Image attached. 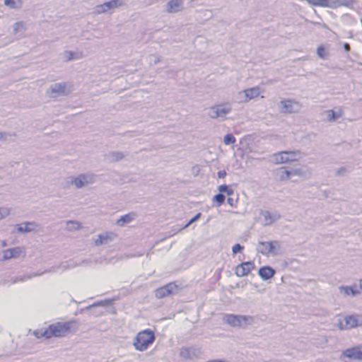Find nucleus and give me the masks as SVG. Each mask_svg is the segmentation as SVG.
I'll use <instances>...</instances> for the list:
<instances>
[{"label": "nucleus", "instance_id": "nucleus-24", "mask_svg": "<svg viewBox=\"0 0 362 362\" xmlns=\"http://www.w3.org/2000/svg\"><path fill=\"white\" fill-rule=\"evenodd\" d=\"M105 157L110 162H117L122 160L124 157V154L119 151H111Z\"/></svg>", "mask_w": 362, "mask_h": 362}, {"label": "nucleus", "instance_id": "nucleus-25", "mask_svg": "<svg viewBox=\"0 0 362 362\" xmlns=\"http://www.w3.org/2000/svg\"><path fill=\"white\" fill-rule=\"evenodd\" d=\"M45 272H47V271L42 272H37V273H33V274H27L22 275V276H19L16 277L13 280V283L15 284L17 282L25 281L28 279H32L33 276H40V275L45 274Z\"/></svg>", "mask_w": 362, "mask_h": 362}, {"label": "nucleus", "instance_id": "nucleus-26", "mask_svg": "<svg viewBox=\"0 0 362 362\" xmlns=\"http://www.w3.org/2000/svg\"><path fill=\"white\" fill-rule=\"evenodd\" d=\"M344 321L348 329L354 328L358 325V319L354 315L346 316L344 318Z\"/></svg>", "mask_w": 362, "mask_h": 362}, {"label": "nucleus", "instance_id": "nucleus-9", "mask_svg": "<svg viewBox=\"0 0 362 362\" xmlns=\"http://www.w3.org/2000/svg\"><path fill=\"white\" fill-rule=\"evenodd\" d=\"M122 0H112L94 7V13L101 14L122 6Z\"/></svg>", "mask_w": 362, "mask_h": 362}, {"label": "nucleus", "instance_id": "nucleus-10", "mask_svg": "<svg viewBox=\"0 0 362 362\" xmlns=\"http://www.w3.org/2000/svg\"><path fill=\"white\" fill-rule=\"evenodd\" d=\"M47 93L52 98H57L64 95L66 92V84L62 83H57L50 86Z\"/></svg>", "mask_w": 362, "mask_h": 362}, {"label": "nucleus", "instance_id": "nucleus-29", "mask_svg": "<svg viewBox=\"0 0 362 362\" xmlns=\"http://www.w3.org/2000/svg\"><path fill=\"white\" fill-rule=\"evenodd\" d=\"M80 58H81V54L78 52H74L72 51H65L63 54V59L65 61L78 59Z\"/></svg>", "mask_w": 362, "mask_h": 362}, {"label": "nucleus", "instance_id": "nucleus-32", "mask_svg": "<svg viewBox=\"0 0 362 362\" xmlns=\"http://www.w3.org/2000/svg\"><path fill=\"white\" fill-rule=\"evenodd\" d=\"M194 355L190 349L183 348L180 350V356L184 359H192Z\"/></svg>", "mask_w": 362, "mask_h": 362}, {"label": "nucleus", "instance_id": "nucleus-5", "mask_svg": "<svg viewBox=\"0 0 362 362\" xmlns=\"http://www.w3.org/2000/svg\"><path fill=\"white\" fill-rule=\"evenodd\" d=\"M231 110L232 107L229 103L220 104L210 107L208 115L211 119L220 118L221 121H224Z\"/></svg>", "mask_w": 362, "mask_h": 362}, {"label": "nucleus", "instance_id": "nucleus-38", "mask_svg": "<svg viewBox=\"0 0 362 362\" xmlns=\"http://www.w3.org/2000/svg\"><path fill=\"white\" fill-rule=\"evenodd\" d=\"M213 200L217 203L218 206H221L224 202L225 196L221 193L217 194L214 197Z\"/></svg>", "mask_w": 362, "mask_h": 362}, {"label": "nucleus", "instance_id": "nucleus-27", "mask_svg": "<svg viewBox=\"0 0 362 362\" xmlns=\"http://www.w3.org/2000/svg\"><path fill=\"white\" fill-rule=\"evenodd\" d=\"M271 255L275 256L281 253V243L277 240L271 241Z\"/></svg>", "mask_w": 362, "mask_h": 362}, {"label": "nucleus", "instance_id": "nucleus-3", "mask_svg": "<svg viewBox=\"0 0 362 362\" xmlns=\"http://www.w3.org/2000/svg\"><path fill=\"white\" fill-rule=\"evenodd\" d=\"M223 320L225 323L234 327H245L247 325H252L255 319L250 315L226 314L223 316Z\"/></svg>", "mask_w": 362, "mask_h": 362}, {"label": "nucleus", "instance_id": "nucleus-33", "mask_svg": "<svg viewBox=\"0 0 362 362\" xmlns=\"http://www.w3.org/2000/svg\"><path fill=\"white\" fill-rule=\"evenodd\" d=\"M110 302L111 301L109 300L98 301L97 303H93V305L86 307L82 310H92L93 308L98 306L106 307L110 305Z\"/></svg>", "mask_w": 362, "mask_h": 362}, {"label": "nucleus", "instance_id": "nucleus-4", "mask_svg": "<svg viewBox=\"0 0 362 362\" xmlns=\"http://www.w3.org/2000/svg\"><path fill=\"white\" fill-rule=\"evenodd\" d=\"M300 158L299 151H281L271 156L270 160L275 164L298 160Z\"/></svg>", "mask_w": 362, "mask_h": 362}, {"label": "nucleus", "instance_id": "nucleus-17", "mask_svg": "<svg viewBox=\"0 0 362 362\" xmlns=\"http://www.w3.org/2000/svg\"><path fill=\"white\" fill-rule=\"evenodd\" d=\"M261 215L264 218L263 224L264 226H269L281 218V215L279 213H271L269 211H262Z\"/></svg>", "mask_w": 362, "mask_h": 362}, {"label": "nucleus", "instance_id": "nucleus-47", "mask_svg": "<svg viewBox=\"0 0 362 362\" xmlns=\"http://www.w3.org/2000/svg\"><path fill=\"white\" fill-rule=\"evenodd\" d=\"M344 50H345L346 52H349V51H350V49H351L349 44H348V43H344Z\"/></svg>", "mask_w": 362, "mask_h": 362}, {"label": "nucleus", "instance_id": "nucleus-16", "mask_svg": "<svg viewBox=\"0 0 362 362\" xmlns=\"http://www.w3.org/2000/svg\"><path fill=\"white\" fill-rule=\"evenodd\" d=\"M323 115L326 116L327 121L329 122H334L342 117L343 110L341 107H338L335 110H325L324 111Z\"/></svg>", "mask_w": 362, "mask_h": 362}, {"label": "nucleus", "instance_id": "nucleus-8", "mask_svg": "<svg viewBox=\"0 0 362 362\" xmlns=\"http://www.w3.org/2000/svg\"><path fill=\"white\" fill-rule=\"evenodd\" d=\"M94 181V175L93 174H81L78 177L73 178L71 181V184L75 185L76 188L80 189L92 184Z\"/></svg>", "mask_w": 362, "mask_h": 362}, {"label": "nucleus", "instance_id": "nucleus-41", "mask_svg": "<svg viewBox=\"0 0 362 362\" xmlns=\"http://www.w3.org/2000/svg\"><path fill=\"white\" fill-rule=\"evenodd\" d=\"M243 247L241 246L240 244L237 243L234 245L232 247V251L234 254H236L238 252H241L243 250Z\"/></svg>", "mask_w": 362, "mask_h": 362}, {"label": "nucleus", "instance_id": "nucleus-40", "mask_svg": "<svg viewBox=\"0 0 362 362\" xmlns=\"http://www.w3.org/2000/svg\"><path fill=\"white\" fill-rule=\"evenodd\" d=\"M291 177L293 176H301L303 175L302 171L300 169H291L288 170Z\"/></svg>", "mask_w": 362, "mask_h": 362}, {"label": "nucleus", "instance_id": "nucleus-22", "mask_svg": "<svg viewBox=\"0 0 362 362\" xmlns=\"http://www.w3.org/2000/svg\"><path fill=\"white\" fill-rule=\"evenodd\" d=\"M271 247V241L264 242V241H259L257 245V251L259 253L262 254L263 255H271V250L269 249Z\"/></svg>", "mask_w": 362, "mask_h": 362}, {"label": "nucleus", "instance_id": "nucleus-43", "mask_svg": "<svg viewBox=\"0 0 362 362\" xmlns=\"http://www.w3.org/2000/svg\"><path fill=\"white\" fill-rule=\"evenodd\" d=\"M201 216V213H198L197 215H195L185 226L184 228L188 227L190 224H192L195 221L198 220Z\"/></svg>", "mask_w": 362, "mask_h": 362}, {"label": "nucleus", "instance_id": "nucleus-18", "mask_svg": "<svg viewBox=\"0 0 362 362\" xmlns=\"http://www.w3.org/2000/svg\"><path fill=\"white\" fill-rule=\"evenodd\" d=\"M19 233H30L37 231L39 226L35 222H25L16 226Z\"/></svg>", "mask_w": 362, "mask_h": 362}, {"label": "nucleus", "instance_id": "nucleus-15", "mask_svg": "<svg viewBox=\"0 0 362 362\" xmlns=\"http://www.w3.org/2000/svg\"><path fill=\"white\" fill-rule=\"evenodd\" d=\"M309 4L315 6H322V7H334L341 5H345L344 4L340 3L339 1H331V0H307Z\"/></svg>", "mask_w": 362, "mask_h": 362}, {"label": "nucleus", "instance_id": "nucleus-21", "mask_svg": "<svg viewBox=\"0 0 362 362\" xmlns=\"http://www.w3.org/2000/svg\"><path fill=\"white\" fill-rule=\"evenodd\" d=\"M258 274L263 280H268L274 276L275 270L270 267H263L259 269Z\"/></svg>", "mask_w": 362, "mask_h": 362}, {"label": "nucleus", "instance_id": "nucleus-45", "mask_svg": "<svg viewBox=\"0 0 362 362\" xmlns=\"http://www.w3.org/2000/svg\"><path fill=\"white\" fill-rule=\"evenodd\" d=\"M337 327L341 330L347 329L346 327V324L344 325L341 320H339V322L337 323Z\"/></svg>", "mask_w": 362, "mask_h": 362}, {"label": "nucleus", "instance_id": "nucleus-51", "mask_svg": "<svg viewBox=\"0 0 362 362\" xmlns=\"http://www.w3.org/2000/svg\"><path fill=\"white\" fill-rule=\"evenodd\" d=\"M3 138V135L1 133H0V139H1Z\"/></svg>", "mask_w": 362, "mask_h": 362}, {"label": "nucleus", "instance_id": "nucleus-39", "mask_svg": "<svg viewBox=\"0 0 362 362\" xmlns=\"http://www.w3.org/2000/svg\"><path fill=\"white\" fill-rule=\"evenodd\" d=\"M218 190L221 192H226L228 194H231L233 193V189H230L228 185H222L218 187Z\"/></svg>", "mask_w": 362, "mask_h": 362}, {"label": "nucleus", "instance_id": "nucleus-20", "mask_svg": "<svg viewBox=\"0 0 362 362\" xmlns=\"http://www.w3.org/2000/svg\"><path fill=\"white\" fill-rule=\"evenodd\" d=\"M22 250L20 247H13L4 251L3 259L7 260L11 258H17L21 254Z\"/></svg>", "mask_w": 362, "mask_h": 362}, {"label": "nucleus", "instance_id": "nucleus-46", "mask_svg": "<svg viewBox=\"0 0 362 362\" xmlns=\"http://www.w3.org/2000/svg\"><path fill=\"white\" fill-rule=\"evenodd\" d=\"M226 175V172L225 170H220L218 172V177L219 178H224Z\"/></svg>", "mask_w": 362, "mask_h": 362}, {"label": "nucleus", "instance_id": "nucleus-48", "mask_svg": "<svg viewBox=\"0 0 362 362\" xmlns=\"http://www.w3.org/2000/svg\"><path fill=\"white\" fill-rule=\"evenodd\" d=\"M227 202H228V203L230 205H231V206H233V199L232 198H228V199H227Z\"/></svg>", "mask_w": 362, "mask_h": 362}, {"label": "nucleus", "instance_id": "nucleus-12", "mask_svg": "<svg viewBox=\"0 0 362 362\" xmlns=\"http://www.w3.org/2000/svg\"><path fill=\"white\" fill-rule=\"evenodd\" d=\"M254 268L255 264L253 262H243L236 267L235 273L239 277L244 276L247 275Z\"/></svg>", "mask_w": 362, "mask_h": 362}, {"label": "nucleus", "instance_id": "nucleus-34", "mask_svg": "<svg viewBox=\"0 0 362 362\" xmlns=\"http://www.w3.org/2000/svg\"><path fill=\"white\" fill-rule=\"evenodd\" d=\"M81 223L78 221H66V229L68 230H76L80 228Z\"/></svg>", "mask_w": 362, "mask_h": 362}, {"label": "nucleus", "instance_id": "nucleus-50", "mask_svg": "<svg viewBox=\"0 0 362 362\" xmlns=\"http://www.w3.org/2000/svg\"><path fill=\"white\" fill-rule=\"evenodd\" d=\"M359 285H360L361 288H362V280L360 281Z\"/></svg>", "mask_w": 362, "mask_h": 362}, {"label": "nucleus", "instance_id": "nucleus-49", "mask_svg": "<svg viewBox=\"0 0 362 362\" xmlns=\"http://www.w3.org/2000/svg\"><path fill=\"white\" fill-rule=\"evenodd\" d=\"M101 313H98L96 311H93V310H91V314L93 315H95V316H98Z\"/></svg>", "mask_w": 362, "mask_h": 362}, {"label": "nucleus", "instance_id": "nucleus-11", "mask_svg": "<svg viewBox=\"0 0 362 362\" xmlns=\"http://www.w3.org/2000/svg\"><path fill=\"white\" fill-rule=\"evenodd\" d=\"M177 289V286L174 283H170L157 288L155 291V295L157 298H163L173 293Z\"/></svg>", "mask_w": 362, "mask_h": 362}, {"label": "nucleus", "instance_id": "nucleus-7", "mask_svg": "<svg viewBox=\"0 0 362 362\" xmlns=\"http://www.w3.org/2000/svg\"><path fill=\"white\" fill-rule=\"evenodd\" d=\"M260 93L261 90L259 87H253L239 92L238 94V99L239 102L247 103L252 99L257 98Z\"/></svg>", "mask_w": 362, "mask_h": 362}, {"label": "nucleus", "instance_id": "nucleus-28", "mask_svg": "<svg viewBox=\"0 0 362 362\" xmlns=\"http://www.w3.org/2000/svg\"><path fill=\"white\" fill-rule=\"evenodd\" d=\"M339 291L344 296H356L359 291L357 290H354L352 287L350 286H340Z\"/></svg>", "mask_w": 362, "mask_h": 362}, {"label": "nucleus", "instance_id": "nucleus-2", "mask_svg": "<svg viewBox=\"0 0 362 362\" xmlns=\"http://www.w3.org/2000/svg\"><path fill=\"white\" fill-rule=\"evenodd\" d=\"M77 325L76 320H70L64 322H56L47 327L49 338L62 337L68 334L74 327Z\"/></svg>", "mask_w": 362, "mask_h": 362}, {"label": "nucleus", "instance_id": "nucleus-1", "mask_svg": "<svg viewBox=\"0 0 362 362\" xmlns=\"http://www.w3.org/2000/svg\"><path fill=\"white\" fill-rule=\"evenodd\" d=\"M155 338L154 332L147 329L137 334L136 337L134 339L133 345L136 350L144 351L154 341Z\"/></svg>", "mask_w": 362, "mask_h": 362}, {"label": "nucleus", "instance_id": "nucleus-23", "mask_svg": "<svg viewBox=\"0 0 362 362\" xmlns=\"http://www.w3.org/2000/svg\"><path fill=\"white\" fill-rule=\"evenodd\" d=\"M136 215L134 213H129L122 216L117 221V224L119 226H124V224L129 223L135 219Z\"/></svg>", "mask_w": 362, "mask_h": 362}, {"label": "nucleus", "instance_id": "nucleus-42", "mask_svg": "<svg viewBox=\"0 0 362 362\" xmlns=\"http://www.w3.org/2000/svg\"><path fill=\"white\" fill-rule=\"evenodd\" d=\"M9 214V210L6 208L0 209V219L6 217Z\"/></svg>", "mask_w": 362, "mask_h": 362}, {"label": "nucleus", "instance_id": "nucleus-36", "mask_svg": "<svg viewBox=\"0 0 362 362\" xmlns=\"http://www.w3.org/2000/svg\"><path fill=\"white\" fill-rule=\"evenodd\" d=\"M317 54L318 57H320V59H326L327 56V52L323 46H320L317 49Z\"/></svg>", "mask_w": 362, "mask_h": 362}, {"label": "nucleus", "instance_id": "nucleus-30", "mask_svg": "<svg viewBox=\"0 0 362 362\" xmlns=\"http://www.w3.org/2000/svg\"><path fill=\"white\" fill-rule=\"evenodd\" d=\"M4 4L11 8H20L22 6L21 0H4Z\"/></svg>", "mask_w": 362, "mask_h": 362}, {"label": "nucleus", "instance_id": "nucleus-6", "mask_svg": "<svg viewBox=\"0 0 362 362\" xmlns=\"http://www.w3.org/2000/svg\"><path fill=\"white\" fill-rule=\"evenodd\" d=\"M301 105L299 103L291 100H281L279 104V111L282 114H291L300 111Z\"/></svg>", "mask_w": 362, "mask_h": 362}, {"label": "nucleus", "instance_id": "nucleus-13", "mask_svg": "<svg viewBox=\"0 0 362 362\" xmlns=\"http://www.w3.org/2000/svg\"><path fill=\"white\" fill-rule=\"evenodd\" d=\"M342 355L351 360L362 361V349L359 346L347 349L342 352Z\"/></svg>", "mask_w": 362, "mask_h": 362}, {"label": "nucleus", "instance_id": "nucleus-35", "mask_svg": "<svg viewBox=\"0 0 362 362\" xmlns=\"http://www.w3.org/2000/svg\"><path fill=\"white\" fill-rule=\"evenodd\" d=\"M278 175L279 176V179L281 181L286 180L288 179H291L290 174L288 173V170H286L284 168H281L279 170Z\"/></svg>", "mask_w": 362, "mask_h": 362}, {"label": "nucleus", "instance_id": "nucleus-44", "mask_svg": "<svg viewBox=\"0 0 362 362\" xmlns=\"http://www.w3.org/2000/svg\"><path fill=\"white\" fill-rule=\"evenodd\" d=\"M23 28V22H17L13 25V30L16 33Z\"/></svg>", "mask_w": 362, "mask_h": 362}, {"label": "nucleus", "instance_id": "nucleus-19", "mask_svg": "<svg viewBox=\"0 0 362 362\" xmlns=\"http://www.w3.org/2000/svg\"><path fill=\"white\" fill-rule=\"evenodd\" d=\"M182 0H171L166 4V11L169 13H177L182 9Z\"/></svg>", "mask_w": 362, "mask_h": 362}, {"label": "nucleus", "instance_id": "nucleus-14", "mask_svg": "<svg viewBox=\"0 0 362 362\" xmlns=\"http://www.w3.org/2000/svg\"><path fill=\"white\" fill-rule=\"evenodd\" d=\"M116 237V235L113 233L105 232L102 234L97 235L94 240V243L96 246H99L103 244H108L112 242Z\"/></svg>", "mask_w": 362, "mask_h": 362}, {"label": "nucleus", "instance_id": "nucleus-37", "mask_svg": "<svg viewBox=\"0 0 362 362\" xmlns=\"http://www.w3.org/2000/svg\"><path fill=\"white\" fill-rule=\"evenodd\" d=\"M235 141V138L232 134H226L223 138V142L226 145H230L234 144Z\"/></svg>", "mask_w": 362, "mask_h": 362}, {"label": "nucleus", "instance_id": "nucleus-31", "mask_svg": "<svg viewBox=\"0 0 362 362\" xmlns=\"http://www.w3.org/2000/svg\"><path fill=\"white\" fill-rule=\"evenodd\" d=\"M33 334L37 338H41L43 337H46L47 339L49 338V331H48L47 327L36 329L34 331Z\"/></svg>", "mask_w": 362, "mask_h": 362}]
</instances>
